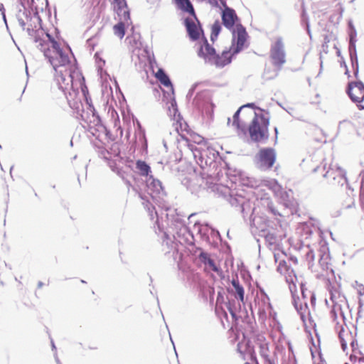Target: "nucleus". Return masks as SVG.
<instances>
[{
	"label": "nucleus",
	"mask_w": 364,
	"mask_h": 364,
	"mask_svg": "<svg viewBox=\"0 0 364 364\" xmlns=\"http://www.w3.org/2000/svg\"><path fill=\"white\" fill-rule=\"evenodd\" d=\"M324 161H325V160H323V161L322 164H323V169L324 171H326V168H327V163L324 162Z\"/></svg>",
	"instance_id": "40"
},
{
	"label": "nucleus",
	"mask_w": 364,
	"mask_h": 364,
	"mask_svg": "<svg viewBox=\"0 0 364 364\" xmlns=\"http://www.w3.org/2000/svg\"><path fill=\"white\" fill-rule=\"evenodd\" d=\"M363 305H364V303H363V300L361 299H358V316L359 317L360 316V313L363 310Z\"/></svg>",
	"instance_id": "30"
},
{
	"label": "nucleus",
	"mask_w": 364,
	"mask_h": 364,
	"mask_svg": "<svg viewBox=\"0 0 364 364\" xmlns=\"http://www.w3.org/2000/svg\"><path fill=\"white\" fill-rule=\"evenodd\" d=\"M307 29H308V33H310V31L309 29V26L307 25Z\"/></svg>",
	"instance_id": "50"
},
{
	"label": "nucleus",
	"mask_w": 364,
	"mask_h": 364,
	"mask_svg": "<svg viewBox=\"0 0 364 364\" xmlns=\"http://www.w3.org/2000/svg\"><path fill=\"white\" fill-rule=\"evenodd\" d=\"M184 25L191 40L195 41L198 40L201 36H203V31L196 14L195 16L187 17L184 19Z\"/></svg>",
	"instance_id": "9"
},
{
	"label": "nucleus",
	"mask_w": 364,
	"mask_h": 364,
	"mask_svg": "<svg viewBox=\"0 0 364 364\" xmlns=\"http://www.w3.org/2000/svg\"><path fill=\"white\" fill-rule=\"evenodd\" d=\"M353 82V87H355L360 91V94L364 96V83L361 80Z\"/></svg>",
	"instance_id": "28"
},
{
	"label": "nucleus",
	"mask_w": 364,
	"mask_h": 364,
	"mask_svg": "<svg viewBox=\"0 0 364 364\" xmlns=\"http://www.w3.org/2000/svg\"><path fill=\"white\" fill-rule=\"evenodd\" d=\"M331 317H333L334 319L337 318V314L335 309L331 310Z\"/></svg>",
	"instance_id": "36"
},
{
	"label": "nucleus",
	"mask_w": 364,
	"mask_h": 364,
	"mask_svg": "<svg viewBox=\"0 0 364 364\" xmlns=\"http://www.w3.org/2000/svg\"><path fill=\"white\" fill-rule=\"evenodd\" d=\"M341 313H342V316H343V318L345 319L346 318H345L344 313L343 312H341Z\"/></svg>",
	"instance_id": "49"
},
{
	"label": "nucleus",
	"mask_w": 364,
	"mask_h": 364,
	"mask_svg": "<svg viewBox=\"0 0 364 364\" xmlns=\"http://www.w3.org/2000/svg\"><path fill=\"white\" fill-rule=\"evenodd\" d=\"M189 134L195 143L200 144L202 141L203 138L200 135L191 132Z\"/></svg>",
	"instance_id": "29"
},
{
	"label": "nucleus",
	"mask_w": 364,
	"mask_h": 364,
	"mask_svg": "<svg viewBox=\"0 0 364 364\" xmlns=\"http://www.w3.org/2000/svg\"><path fill=\"white\" fill-rule=\"evenodd\" d=\"M363 294H364V286H363Z\"/></svg>",
	"instance_id": "51"
},
{
	"label": "nucleus",
	"mask_w": 364,
	"mask_h": 364,
	"mask_svg": "<svg viewBox=\"0 0 364 364\" xmlns=\"http://www.w3.org/2000/svg\"><path fill=\"white\" fill-rule=\"evenodd\" d=\"M232 34L234 42L236 43V47L234 48L232 53H231L233 55L243 49L247 42L248 34L245 28L240 23L235 25Z\"/></svg>",
	"instance_id": "10"
},
{
	"label": "nucleus",
	"mask_w": 364,
	"mask_h": 364,
	"mask_svg": "<svg viewBox=\"0 0 364 364\" xmlns=\"http://www.w3.org/2000/svg\"><path fill=\"white\" fill-rule=\"evenodd\" d=\"M56 72L55 79L60 88L65 91L69 88L75 90V85H77V74H82L76 65L70 68H60Z\"/></svg>",
	"instance_id": "5"
},
{
	"label": "nucleus",
	"mask_w": 364,
	"mask_h": 364,
	"mask_svg": "<svg viewBox=\"0 0 364 364\" xmlns=\"http://www.w3.org/2000/svg\"><path fill=\"white\" fill-rule=\"evenodd\" d=\"M125 14H127V18H129V13L127 11V12H125Z\"/></svg>",
	"instance_id": "48"
},
{
	"label": "nucleus",
	"mask_w": 364,
	"mask_h": 364,
	"mask_svg": "<svg viewBox=\"0 0 364 364\" xmlns=\"http://www.w3.org/2000/svg\"><path fill=\"white\" fill-rule=\"evenodd\" d=\"M358 293V294H359L360 296H363V295H364V294H363V289H360V290H359Z\"/></svg>",
	"instance_id": "44"
},
{
	"label": "nucleus",
	"mask_w": 364,
	"mask_h": 364,
	"mask_svg": "<svg viewBox=\"0 0 364 364\" xmlns=\"http://www.w3.org/2000/svg\"><path fill=\"white\" fill-rule=\"evenodd\" d=\"M254 115L249 127V134L251 139L256 142L263 141L269 138V119L263 114L250 112V117Z\"/></svg>",
	"instance_id": "3"
},
{
	"label": "nucleus",
	"mask_w": 364,
	"mask_h": 364,
	"mask_svg": "<svg viewBox=\"0 0 364 364\" xmlns=\"http://www.w3.org/2000/svg\"><path fill=\"white\" fill-rule=\"evenodd\" d=\"M350 360L351 362H355L356 360H357V357L353 355H351L350 356Z\"/></svg>",
	"instance_id": "38"
},
{
	"label": "nucleus",
	"mask_w": 364,
	"mask_h": 364,
	"mask_svg": "<svg viewBox=\"0 0 364 364\" xmlns=\"http://www.w3.org/2000/svg\"><path fill=\"white\" fill-rule=\"evenodd\" d=\"M169 115L174 117L175 122L173 126L174 127L177 133L181 136L183 140L188 141L189 139L186 136L185 133L189 134L190 129L188 124L180 117V114L176 115L178 109L176 102L174 100L171 102V106L168 107Z\"/></svg>",
	"instance_id": "7"
},
{
	"label": "nucleus",
	"mask_w": 364,
	"mask_h": 364,
	"mask_svg": "<svg viewBox=\"0 0 364 364\" xmlns=\"http://www.w3.org/2000/svg\"><path fill=\"white\" fill-rule=\"evenodd\" d=\"M325 360L322 357L321 348H320V364H324Z\"/></svg>",
	"instance_id": "37"
},
{
	"label": "nucleus",
	"mask_w": 364,
	"mask_h": 364,
	"mask_svg": "<svg viewBox=\"0 0 364 364\" xmlns=\"http://www.w3.org/2000/svg\"><path fill=\"white\" fill-rule=\"evenodd\" d=\"M114 35L118 36L119 38H123L125 35V25L123 22H119L113 27Z\"/></svg>",
	"instance_id": "26"
},
{
	"label": "nucleus",
	"mask_w": 364,
	"mask_h": 364,
	"mask_svg": "<svg viewBox=\"0 0 364 364\" xmlns=\"http://www.w3.org/2000/svg\"><path fill=\"white\" fill-rule=\"evenodd\" d=\"M343 331H344V329H343V328H342V330L338 333V338H339V340H340V343H341V349L343 351H346L347 348H348V345H347V342L345 340V338L343 337Z\"/></svg>",
	"instance_id": "27"
},
{
	"label": "nucleus",
	"mask_w": 364,
	"mask_h": 364,
	"mask_svg": "<svg viewBox=\"0 0 364 364\" xmlns=\"http://www.w3.org/2000/svg\"><path fill=\"white\" fill-rule=\"evenodd\" d=\"M198 55L218 68H223L229 64L232 57L230 50H223L221 55L216 54L215 48L209 44L205 38L200 46Z\"/></svg>",
	"instance_id": "2"
},
{
	"label": "nucleus",
	"mask_w": 364,
	"mask_h": 364,
	"mask_svg": "<svg viewBox=\"0 0 364 364\" xmlns=\"http://www.w3.org/2000/svg\"><path fill=\"white\" fill-rule=\"evenodd\" d=\"M269 364H273L271 361H269Z\"/></svg>",
	"instance_id": "54"
},
{
	"label": "nucleus",
	"mask_w": 364,
	"mask_h": 364,
	"mask_svg": "<svg viewBox=\"0 0 364 364\" xmlns=\"http://www.w3.org/2000/svg\"><path fill=\"white\" fill-rule=\"evenodd\" d=\"M311 304L313 308L312 311L309 312V326H311L314 329V332L316 336H318L317 330H316V320H317V314L316 310V298L314 294H313L311 297Z\"/></svg>",
	"instance_id": "15"
},
{
	"label": "nucleus",
	"mask_w": 364,
	"mask_h": 364,
	"mask_svg": "<svg viewBox=\"0 0 364 364\" xmlns=\"http://www.w3.org/2000/svg\"><path fill=\"white\" fill-rule=\"evenodd\" d=\"M348 53L351 66L355 77L359 73V64L356 49L357 31L352 19L348 21Z\"/></svg>",
	"instance_id": "6"
},
{
	"label": "nucleus",
	"mask_w": 364,
	"mask_h": 364,
	"mask_svg": "<svg viewBox=\"0 0 364 364\" xmlns=\"http://www.w3.org/2000/svg\"><path fill=\"white\" fill-rule=\"evenodd\" d=\"M360 195H364V180L363 179L360 185Z\"/></svg>",
	"instance_id": "35"
},
{
	"label": "nucleus",
	"mask_w": 364,
	"mask_h": 364,
	"mask_svg": "<svg viewBox=\"0 0 364 364\" xmlns=\"http://www.w3.org/2000/svg\"><path fill=\"white\" fill-rule=\"evenodd\" d=\"M270 58L273 64L277 67H281L285 63V54L284 46L281 41H277L272 46L270 50Z\"/></svg>",
	"instance_id": "12"
},
{
	"label": "nucleus",
	"mask_w": 364,
	"mask_h": 364,
	"mask_svg": "<svg viewBox=\"0 0 364 364\" xmlns=\"http://www.w3.org/2000/svg\"><path fill=\"white\" fill-rule=\"evenodd\" d=\"M275 262L278 263L277 270L279 273L282 274L289 284V288L294 296L297 293L296 282L298 279L294 270L287 264L284 259L286 255L283 252H275L274 254Z\"/></svg>",
	"instance_id": "4"
},
{
	"label": "nucleus",
	"mask_w": 364,
	"mask_h": 364,
	"mask_svg": "<svg viewBox=\"0 0 364 364\" xmlns=\"http://www.w3.org/2000/svg\"><path fill=\"white\" fill-rule=\"evenodd\" d=\"M337 168L338 169V172L334 171L330 165L328 169L323 174V178H329V183L332 186H336V185L343 186L346 184L348 189H351L346 176V171L339 166Z\"/></svg>",
	"instance_id": "8"
},
{
	"label": "nucleus",
	"mask_w": 364,
	"mask_h": 364,
	"mask_svg": "<svg viewBox=\"0 0 364 364\" xmlns=\"http://www.w3.org/2000/svg\"><path fill=\"white\" fill-rule=\"evenodd\" d=\"M353 82H350L348 84V86L346 88V93L349 96L351 101L354 103H356L358 105V107L359 109L362 110L364 109V105L361 103L364 100V96L362 95V97H357L353 93Z\"/></svg>",
	"instance_id": "18"
},
{
	"label": "nucleus",
	"mask_w": 364,
	"mask_h": 364,
	"mask_svg": "<svg viewBox=\"0 0 364 364\" xmlns=\"http://www.w3.org/2000/svg\"><path fill=\"white\" fill-rule=\"evenodd\" d=\"M244 106L239 108V109L233 115L232 125L235 126L237 129H240L242 132L245 130L247 125V119L245 117H240V113Z\"/></svg>",
	"instance_id": "17"
},
{
	"label": "nucleus",
	"mask_w": 364,
	"mask_h": 364,
	"mask_svg": "<svg viewBox=\"0 0 364 364\" xmlns=\"http://www.w3.org/2000/svg\"><path fill=\"white\" fill-rule=\"evenodd\" d=\"M199 259L205 265H208L210 269L214 272L219 273L220 272V269L216 265L214 260L210 257L208 253L204 252H200L199 255Z\"/></svg>",
	"instance_id": "20"
},
{
	"label": "nucleus",
	"mask_w": 364,
	"mask_h": 364,
	"mask_svg": "<svg viewBox=\"0 0 364 364\" xmlns=\"http://www.w3.org/2000/svg\"><path fill=\"white\" fill-rule=\"evenodd\" d=\"M222 21L223 25L228 29L233 28V26L238 21L235 11L229 7H225L222 13Z\"/></svg>",
	"instance_id": "14"
},
{
	"label": "nucleus",
	"mask_w": 364,
	"mask_h": 364,
	"mask_svg": "<svg viewBox=\"0 0 364 364\" xmlns=\"http://www.w3.org/2000/svg\"><path fill=\"white\" fill-rule=\"evenodd\" d=\"M331 272L333 273V269L331 268Z\"/></svg>",
	"instance_id": "53"
},
{
	"label": "nucleus",
	"mask_w": 364,
	"mask_h": 364,
	"mask_svg": "<svg viewBox=\"0 0 364 364\" xmlns=\"http://www.w3.org/2000/svg\"><path fill=\"white\" fill-rule=\"evenodd\" d=\"M77 81L78 83L77 85L80 86L81 89V91L83 94V96L87 104L90 106L92 103V100L90 96L89 95L88 88L85 85V78L82 74H77Z\"/></svg>",
	"instance_id": "19"
},
{
	"label": "nucleus",
	"mask_w": 364,
	"mask_h": 364,
	"mask_svg": "<svg viewBox=\"0 0 364 364\" xmlns=\"http://www.w3.org/2000/svg\"><path fill=\"white\" fill-rule=\"evenodd\" d=\"M354 206H355V203H354V202H352V203H351V204H350V205H347L346 208L349 209V208H353V207H354Z\"/></svg>",
	"instance_id": "42"
},
{
	"label": "nucleus",
	"mask_w": 364,
	"mask_h": 364,
	"mask_svg": "<svg viewBox=\"0 0 364 364\" xmlns=\"http://www.w3.org/2000/svg\"><path fill=\"white\" fill-rule=\"evenodd\" d=\"M231 283L235 289V292L237 294L239 299L243 302L245 294L243 287L240 284L237 279H232Z\"/></svg>",
	"instance_id": "25"
},
{
	"label": "nucleus",
	"mask_w": 364,
	"mask_h": 364,
	"mask_svg": "<svg viewBox=\"0 0 364 364\" xmlns=\"http://www.w3.org/2000/svg\"><path fill=\"white\" fill-rule=\"evenodd\" d=\"M155 77L165 87L173 88L171 82L168 76L165 73L164 70L159 68L155 73Z\"/></svg>",
	"instance_id": "21"
},
{
	"label": "nucleus",
	"mask_w": 364,
	"mask_h": 364,
	"mask_svg": "<svg viewBox=\"0 0 364 364\" xmlns=\"http://www.w3.org/2000/svg\"><path fill=\"white\" fill-rule=\"evenodd\" d=\"M358 344L357 340H353L350 342V346L353 348V350H355V348L358 347Z\"/></svg>",
	"instance_id": "32"
},
{
	"label": "nucleus",
	"mask_w": 364,
	"mask_h": 364,
	"mask_svg": "<svg viewBox=\"0 0 364 364\" xmlns=\"http://www.w3.org/2000/svg\"><path fill=\"white\" fill-rule=\"evenodd\" d=\"M136 165L141 176H148L150 172V167L145 161L139 160L136 161Z\"/></svg>",
	"instance_id": "24"
},
{
	"label": "nucleus",
	"mask_w": 364,
	"mask_h": 364,
	"mask_svg": "<svg viewBox=\"0 0 364 364\" xmlns=\"http://www.w3.org/2000/svg\"><path fill=\"white\" fill-rule=\"evenodd\" d=\"M344 364H349L348 363H345Z\"/></svg>",
	"instance_id": "55"
},
{
	"label": "nucleus",
	"mask_w": 364,
	"mask_h": 364,
	"mask_svg": "<svg viewBox=\"0 0 364 364\" xmlns=\"http://www.w3.org/2000/svg\"><path fill=\"white\" fill-rule=\"evenodd\" d=\"M173 2L180 10L195 16L196 12L190 0H173Z\"/></svg>",
	"instance_id": "16"
},
{
	"label": "nucleus",
	"mask_w": 364,
	"mask_h": 364,
	"mask_svg": "<svg viewBox=\"0 0 364 364\" xmlns=\"http://www.w3.org/2000/svg\"><path fill=\"white\" fill-rule=\"evenodd\" d=\"M46 36L48 40L41 41L38 47L55 71L76 65L71 62L69 53L63 50L50 34L46 33Z\"/></svg>",
	"instance_id": "1"
},
{
	"label": "nucleus",
	"mask_w": 364,
	"mask_h": 364,
	"mask_svg": "<svg viewBox=\"0 0 364 364\" xmlns=\"http://www.w3.org/2000/svg\"><path fill=\"white\" fill-rule=\"evenodd\" d=\"M232 315L234 316H235V313L234 312H231Z\"/></svg>",
	"instance_id": "52"
},
{
	"label": "nucleus",
	"mask_w": 364,
	"mask_h": 364,
	"mask_svg": "<svg viewBox=\"0 0 364 364\" xmlns=\"http://www.w3.org/2000/svg\"><path fill=\"white\" fill-rule=\"evenodd\" d=\"M258 157L261 165L265 168H272L276 160L275 151L272 148L260 149L258 153Z\"/></svg>",
	"instance_id": "13"
},
{
	"label": "nucleus",
	"mask_w": 364,
	"mask_h": 364,
	"mask_svg": "<svg viewBox=\"0 0 364 364\" xmlns=\"http://www.w3.org/2000/svg\"><path fill=\"white\" fill-rule=\"evenodd\" d=\"M340 65H341V67L344 68L348 67L347 64L346 63V60H345V59H344V58L343 56H341V61H340Z\"/></svg>",
	"instance_id": "34"
},
{
	"label": "nucleus",
	"mask_w": 364,
	"mask_h": 364,
	"mask_svg": "<svg viewBox=\"0 0 364 364\" xmlns=\"http://www.w3.org/2000/svg\"><path fill=\"white\" fill-rule=\"evenodd\" d=\"M361 362H364V357H363V358L359 360V363H361Z\"/></svg>",
	"instance_id": "47"
},
{
	"label": "nucleus",
	"mask_w": 364,
	"mask_h": 364,
	"mask_svg": "<svg viewBox=\"0 0 364 364\" xmlns=\"http://www.w3.org/2000/svg\"><path fill=\"white\" fill-rule=\"evenodd\" d=\"M222 29V26L220 23L218 21H216L213 23L211 26V33H210V40L213 43H214L220 33Z\"/></svg>",
	"instance_id": "22"
},
{
	"label": "nucleus",
	"mask_w": 364,
	"mask_h": 364,
	"mask_svg": "<svg viewBox=\"0 0 364 364\" xmlns=\"http://www.w3.org/2000/svg\"><path fill=\"white\" fill-rule=\"evenodd\" d=\"M336 55H337L338 57H340L341 58V56H343L341 55V51L339 49L337 50Z\"/></svg>",
	"instance_id": "41"
},
{
	"label": "nucleus",
	"mask_w": 364,
	"mask_h": 364,
	"mask_svg": "<svg viewBox=\"0 0 364 364\" xmlns=\"http://www.w3.org/2000/svg\"><path fill=\"white\" fill-rule=\"evenodd\" d=\"M346 124H348V125H350L351 124V122L348 120H343V121H341L338 124V129H341V128L346 125Z\"/></svg>",
	"instance_id": "31"
},
{
	"label": "nucleus",
	"mask_w": 364,
	"mask_h": 364,
	"mask_svg": "<svg viewBox=\"0 0 364 364\" xmlns=\"http://www.w3.org/2000/svg\"><path fill=\"white\" fill-rule=\"evenodd\" d=\"M38 286V287H41L43 286V283L41 282H39Z\"/></svg>",
	"instance_id": "46"
},
{
	"label": "nucleus",
	"mask_w": 364,
	"mask_h": 364,
	"mask_svg": "<svg viewBox=\"0 0 364 364\" xmlns=\"http://www.w3.org/2000/svg\"><path fill=\"white\" fill-rule=\"evenodd\" d=\"M248 347L249 341H246L245 337L237 345V351L241 355L243 359H245V355L248 349Z\"/></svg>",
	"instance_id": "23"
},
{
	"label": "nucleus",
	"mask_w": 364,
	"mask_h": 364,
	"mask_svg": "<svg viewBox=\"0 0 364 364\" xmlns=\"http://www.w3.org/2000/svg\"><path fill=\"white\" fill-rule=\"evenodd\" d=\"M322 68H323V63H322V61H320V73H321Z\"/></svg>",
	"instance_id": "43"
},
{
	"label": "nucleus",
	"mask_w": 364,
	"mask_h": 364,
	"mask_svg": "<svg viewBox=\"0 0 364 364\" xmlns=\"http://www.w3.org/2000/svg\"><path fill=\"white\" fill-rule=\"evenodd\" d=\"M331 259L328 243L327 242L324 232L320 229V267L323 270H328L331 264L328 260Z\"/></svg>",
	"instance_id": "11"
},
{
	"label": "nucleus",
	"mask_w": 364,
	"mask_h": 364,
	"mask_svg": "<svg viewBox=\"0 0 364 364\" xmlns=\"http://www.w3.org/2000/svg\"><path fill=\"white\" fill-rule=\"evenodd\" d=\"M345 70H346V71H345V74H346V75H348V77H350V72H349V70H348V67H347V68H345Z\"/></svg>",
	"instance_id": "39"
},
{
	"label": "nucleus",
	"mask_w": 364,
	"mask_h": 364,
	"mask_svg": "<svg viewBox=\"0 0 364 364\" xmlns=\"http://www.w3.org/2000/svg\"><path fill=\"white\" fill-rule=\"evenodd\" d=\"M114 2L119 6H122L123 5H126L125 0H114Z\"/></svg>",
	"instance_id": "33"
},
{
	"label": "nucleus",
	"mask_w": 364,
	"mask_h": 364,
	"mask_svg": "<svg viewBox=\"0 0 364 364\" xmlns=\"http://www.w3.org/2000/svg\"><path fill=\"white\" fill-rule=\"evenodd\" d=\"M328 233H329V235H330L331 237L332 238V240H334V238L333 237V233H332V232H331V231H328Z\"/></svg>",
	"instance_id": "45"
}]
</instances>
